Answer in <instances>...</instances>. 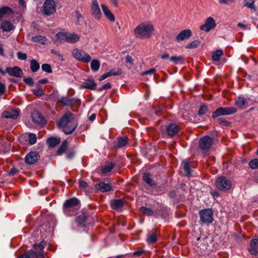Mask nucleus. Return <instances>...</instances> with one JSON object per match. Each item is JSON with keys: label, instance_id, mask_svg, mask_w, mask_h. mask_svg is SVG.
Returning <instances> with one entry per match:
<instances>
[{"label": "nucleus", "instance_id": "nucleus-1", "mask_svg": "<svg viewBox=\"0 0 258 258\" xmlns=\"http://www.w3.org/2000/svg\"><path fill=\"white\" fill-rule=\"evenodd\" d=\"M66 134H72L77 126L74 115L71 112L66 113L57 123Z\"/></svg>", "mask_w": 258, "mask_h": 258}, {"label": "nucleus", "instance_id": "nucleus-2", "mask_svg": "<svg viewBox=\"0 0 258 258\" xmlns=\"http://www.w3.org/2000/svg\"><path fill=\"white\" fill-rule=\"evenodd\" d=\"M154 27L149 22L140 23L134 29L135 36L139 39H146L150 38L154 31Z\"/></svg>", "mask_w": 258, "mask_h": 258}, {"label": "nucleus", "instance_id": "nucleus-3", "mask_svg": "<svg viewBox=\"0 0 258 258\" xmlns=\"http://www.w3.org/2000/svg\"><path fill=\"white\" fill-rule=\"evenodd\" d=\"M72 54L76 59L84 63H88L92 58L89 54L83 49L75 48L72 51Z\"/></svg>", "mask_w": 258, "mask_h": 258}, {"label": "nucleus", "instance_id": "nucleus-4", "mask_svg": "<svg viewBox=\"0 0 258 258\" xmlns=\"http://www.w3.org/2000/svg\"><path fill=\"white\" fill-rule=\"evenodd\" d=\"M237 111V109L234 107H221L218 108L213 112L212 117L214 118L220 116L230 115L235 113Z\"/></svg>", "mask_w": 258, "mask_h": 258}, {"label": "nucleus", "instance_id": "nucleus-5", "mask_svg": "<svg viewBox=\"0 0 258 258\" xmlns=\"http://www.w3.org/2000/svg\"><path fill=\"white\" fill-rule=\"evenodd\" d=\"M213 213L211 209L202 210L199 212L200 220L204 224H209L213 221Z\"/></svg>", "mask_w": 258, "mask_h": 258}, {"label": "nucleus", "instance_id": "nucleus-6", "mask_svg": "<svg viewBox=\"0 0 258 258\" xmlns=\"http://www.w3.org/2000/svg\"><path fill=\"white\" fill-rule=\"evenodd\" d=\"M215 184L217 188L222 191L229 190L231 187V181L223 176L218 178Z\"/></svg>", "mask_w": 258, "mask_h": 258}, {"label": "nucleus", "instance_id": "nucleus-7", "mask_svg": "<svg viewBox=\"0 0 258 258\" xmlns=\"http://www.w3.org/2000/svg\"><path fill=\"white\" fill-rule=\"evenodd\" d=\"M56 11L55 2L53 0H46L43 5V14L49 16L54 14Z\"/></svg>", "mask_w": 258, "mask_h": 258}, {"label": "nucleus", "instance_id": "nucleus-8", "mask_svg": "<svg viewBox=\"0 0 258 258\" xmlns=\"http://www.w3.org/2000/svg\"><path fill=\"white\" fill-rule=\"evenodd\" d=\"M216 26V23L214 19L209 17L205 20L204 24L200 26V29L204 32H209Z\"/></svg>", "mask_w": 258, "mask_h": 258}, {"label": "nucleus", "instance_id": "nucleus-9", "mask_svg": "<svg viewBox=\"0 0 258 258\" xmlns=\"http://www.w3.org/2000/svg\"><path fill=\"white\" fill-rule=\"evenodd\" d=\"M213 139L209 136L202 138L199 141V147L203 151L209 150L213 144Z\"/></svg>", "mask_w": 258, "mask_h": 258}, {"label": "nucleus", "instance_id": "nucleus-10", "mask_svg": "<svg viewBox=\"0 0 258 258\" xmlns=\"http://www.w3.org/2000/svg\"><path fill=\"white\" fill-rule=\"evenodd\" d=\"M80 204L79 200L76 198H73L68 199L65 201L63 204V211L66 214L69 212L71 209L73 208Z\"/></svg>", "mask_w": 258, "mask_h": 258}, {"label": "nucleus", "instance_id": "nucleus-11", "mask_svg": "<svg viewBox=\"0 0 258 258\" xmlns=\"http://www.w3.org/2000/svg\"><path fill=\"white\" fill-rule=\"evenodd\" d=\"M91 11L93 16L96 19H100L102 17V14L100 9L99 4L97 0H93L91 8Z\"/></svg>", "mask_w": 258, "mask_h": 258}, {"label": "nucleus", "instance_id": "nucleus-12", "mask_svg": "<svg viewBox=\"0 0 258 258\" xmlns=\"http://www.w3.org/2000/svg\"><path fill=\"white\" fill-rule=\"evenodd\" d=\"M40 157L39 154L36 152H30L25 158V162L28 164H33L36 163Z\"/></svg>", "mask_w": 258, "mask_h": 258}, {"label": "nucleus", "instance_id": "nucleus-13", "mask_svg": "<svg viewBox=\"0 0 258 258\" xmlns=\"http://www.w3.org/2000/svg\"><path fill=\"white\" fill-rule=\"evenodd\" d=\"M162 129L166 130L167 135L170 137L174 136L179 131L177 125L175 123H171L162 127Z\"/></svg>", "mask_w": 258, "mask_h": 258}, {"label": "nucleus", "instance_id": "nucleus-14", "mask_svg": "<svg viewBox=\"0 0 258 258\" xmlns=\"http://www.w3.org/2000/svg\"><path fill=\"white\" fill-rule=\"evenodd\" d=\"M6 72L11 76L20 78L23 76V72L21 68L17 66L8 67L6 69Z\"/></svg>", "mask_w": 258, "mask_h": 258}, {"label": "nucleus", "instance_id": "nucleus-15", "mask_svg": "<svg viewBox=\"0 0 258 258\" xmlns=\"http://www.w3.org/2000/svg\"><path fill=\"white\" fill-rule=\"evenodd\" d=\"M33 121L37 124H45L46 121L41 113L38 111H34L31 114Z\"/></svg>", "mask_w": 258, "mask_h": 258}, {"label": "nucleus", "instance_id": "nucleus-16", "mask_svg": "<svg viewBox=\"0 0 258 258\" xmlns=\"http://www.w3.org/2000/svg\"><path fill=\"white\" fill-rule=\"evenodd\" d=\"M191 31L186 29L181 31L175 37V40L179 42L188 39L191 36Z\"/></svg>", "mask_w": 258, "mask_h": 258}, {"label": "nucleus", "instance_id": "nucleus-17", "mask_svg": "<svg viewBox=\"0 0 258 258\" xmlns=\"http://www.w3.org/2000/svg\"><path fill=\"white\" fill-rule=\"evenodd\" d=\"M19 115V111L18 109H11L5 111L3 112L2 116L6 118L16 119Z\"/></svg>", "mask_w": 258, "mask_h": 258}, {"label": "nucleus", "instance_id": "nucleus-18", "mask_svg": "<svg viewBox=\"0 0 258 258\" xmlns=\"http://www.w3.org/2000/svg\"><path fill=\"white\" fill-rule=\"evenodd\" d=\"M248 251L252 255H256L258 253V239H252L250 241Z\"/></svg>", "mask_w": 258, "mask_h": 258}, {"label": "nucleus", "instance_id": "nucleus-19", "mask_svg": "<svg viewBox=\"0 0 258 258\" xmlns=\"http://www.w3.org/2000/svg\"><path fill=\"white\" fill-rule=\"evenodd\" d=\"M102 11L105 15V17L107 19H108L110 22H114L115 21V17L111 13L110 10L108 9V7L105 4H102L101 5Z\"/></svg>", "mask_w": 258, "mask_h": 258}, {"label": "nucleus", "instance_id": "nucleus-20", "mask_svg": "<svg viewBox=\"0 0 258 258\" xmlns=\"http://www.w3.org/2000/svg\"><path fill=\"white\" fill-rule=\"evenodd\" d=\"M128 142V139L126 136L118 137L114 143V146L116 148H120L126 145Z\"/></svg>", "mask_w": 258, "mask_h": 258}, {"label": "nucleus", "instance_id": "nucleus-21", "mask_svg": "<svg viewBox=\"0 0 258 258\" xmlns=\"http://www.w3.org/2000/svg\"><path fill=\"white\" fill-rule=\"evenodd\" d=\"M97 84L91 79L86 80L81 86L82 88L88 89L90 90H95L96 88Z\"/></svg>", "mask_w": 258, "mask_h": 258}, {"label": "nucleus", "instance_id": "nucleus-22", "mask_svg": "<svg viewBox=\"0 0 258 258\" xmlns=\"http://www.w3.org/2000/svg\"><path fill=\"white\" fill-rule=\"evenodd\" d=\"M110 205L112 209L118 211L123 207L124 202L121 199H115L111 201Z\"/></svg>", "mask_w": 258, "mask_h": 258}, {"label": "nucleus", "instance_id": "nucleus-23", "mask_svg": "<svg viewBox=\"0 0 258 258\" xmlns=\"http://www.w3.org/2000/svg\"><path fill=\"white\" fill-rule=\"evenodd\" d=\"M23 255H25L28 258H44L43 251H41L30 250L27 253H24Z\"/></svg>", "mask_w": 258, "mask_h": 258}, {"label": "nucleus", "instance_id": "nucleus-24", "mask_svg": "<svg viewBox=\"0 0 258 258\" xmlns=\"http://www.w3.org/2000/svg\"><path fill=\"white\" fill-rule=\"evenodd\" d=\"M95 187L97 189H99L102 192H106L111 190V186L104 182H101L99 183L96 184Z\"/></svg>", "mask_w": 258, "mask_h": 258}, {"label": "nucleus", "instance_id": "nucleus-25", "mask_svg": "<svg viewBox=\"0 0 258 258\" xmlns=\"http://www.w3.org/2000/svg\"><path fill=\"white\" fill-rule=\"evenodd\" d=\"M235 104L240 108L245 109L246 107L247 102L243 97L239 96L235 99Z\"/></svg>", "mask_w": 258, "mask_h": 258}, {"label": "nucleus", "instance_id": "nucleus-26", "mask_svg": "<svg viewBox=\"0 0 258 258\" xmlns=\"http://www.w3.org/2000/svg\"><path fill=\"white\" fill-rule=\"evenodd\" d=\"M143 179L150 186H154L156 185V182L153 180L152 175L149 173H144Z\"/></svg>", "mask_w": 258, "mask_h": 258}, {"label": "nucleus", "instance_id": "nucleus-27", "mask_svg": "<svg viewBox=\"0 0 258 258\" xmlns=\"http://www.w3.org/2000/svg\"><path fill=\"white\" fill-rule=\"evenodd\" d=\"M79 36L75 33H67V42L70 43H74L79 41Z\"/></svg>", "mask_w": 258, "mask_h": 258}, {"label": "nucleus", "instance_id": "nucleus-28", "mask_svg": "<svg viewBox=\"0 0 258 258\" xmlns=\"http://www.w3.org/2000/svg\"><path fill=\"white\" fill-rule=\"evenodd\" d=\"M87 218V215L85 213H81L77 216L76 218V222L79 226L85 227V225L84 224V223L86 221Z\"/></svg>", "mask_w": 258, "mask_h": 258}, {"label": "nucleus", "instance_id": "nucleus-29", "mask_svg": "<svg viewBox=\"0 0 258 258\" xmlns=\"http://www.w3.org/2000/svg\"><path fill=\"white\" fill-rule=\"evenodd\" d=\"M157 240L156 234L153 232H149L147 236V241L150 244H153Z\"/></svg>", "mask_w": 258, "mask_h": 258}, {"label": "nucleus", "instance_id": "nucleus-30", "mask_svg": "<svg viewBox=\"0 0 258 258\" xmlns=\"http://www.w3.org/2000/svg\"><path fill=\"white\" fill-rule=\"evenodd\" d=\"M1 28L4 31H10L13 29V25L10 22L5 21L1 24Z\"/></svg>", "mask_w": 258, "mask_h": 258}, {"label": "nucleus", "instance_id": "nucleus-31", "mask_svg": "<svg viewBox=\"0 0 258 258\" xmlns=\"http://www.w3.org/2000/svg\"><path fill=\"white\" fill-rule=\"evenodd\" d=\"M60 140L54 137L49 138L47 140V143L50 147H54L59 144Z\"/></svg>", "mask_w": 258, "mask_h": 258}, {"label": "nucleus", "instance_id": "nucleus-32", "mask_svg": "<svg viewBox=\"0 0 258 258\" xmlns=\"http://www.w3.org/2000/svg\"><path fill=\"white\" fill-rule=\"evenodd\" d=\"M56 39L60 42H67V33L59 32L56 35Z\"/></svg>", "mask_w": 258, "mask_h": 258}, {"label": "nucleus", "instance_id": "nucleus-33", "mask_svg": "<svg viewBox=\"0 0 258 258\" xmlns=\"http://www.w3.org/2000/svg\"><path fill=\"white\" fill-rule=\"evenodd\" d=\"M114 166V163L112 162L108 163L102 168L101 171L104 173L109 172L113 168Z\"/></svg>", "mask_w": 258, "mask_h": 258}, {"label": "nucleus", "instance_id": "nucleus-34", "mask_svg": "<svg viewBox=\"0 0 258 258\" xmlns=\"http://www.w3.org/2000/svg\"><path fill=\"white\" fill-rule=\"evenodd\" d=\"M32 40L34 42H38L42 44H45L47 41V39L41 35H37L33 37Z\"/></svg>", "mask_w": 258, "mask_h": 258}, {"label": "nucleus", "instance_id": "nucleus-35", "mask_svg": "<svg viewBox=\"0 0 258 258\" xmlns=\"http://www.w3.org/2000/svg\"><path fill=\"white\" fill-rule=\"evenodd\" d=\"M183 56L181 55L177 56H172L170 58V61L175 63H184V62L183 61Z\"/></svg>", "mask_w": 258, "mask_h": 258}, {"label": "nucleus", "instance_id": "nucleus-36", "mask_svg": "<svg viewBox=\"0 0 258 258\" xmlns=\"http://www.w3.org/2000/svg\"><path fill=\"white\" fill-rule=\"evenodd\" d=\"M121 73V70L118 68L112 69L107 73V74H109L108 75H109V77L112 76L120 75Z\"/></svg>", "mask_w": 258, "mask_h": 258}, {"label": "nucleus", "instance_id": "nucleus-37", "mask_svg": "<svg viewBox=\"0 0 258 258\" xmlns=\"http://www.w3.org/2000/svg\"><path fill=\"white\" fill-rule=\"evenodd\" d=\"M183 167V169L184 170V172L186 173V174L189 176L190 173V165L189 163L187 161H183L181 164Z\"/></svg>", "mask_w": 258, "mask_h": 258}, {"label": "nucleus", "instance_id": "nucleus-38", "mask_svg": "<svg viewBox=\"0 0 258 258\" xmlns=\"http://www.w3.org/2000/svg\"><path fill=\"white\" fill-rule=\"evenodd\" d=\"M68 142L67 141H64L61 144L60 148L57 150V153L58 155H60L66 151L68 148Z\"/></svg>", "mask_w": 258, "mask_h": 258}, {"label": "nucleus", "instance_id": "nucleus-39", "mask_svg": "<svg viewBox=\"0 0 258 258\" xmlns=\"http://www.w3.org/2000/svg\"><path fill=\"white\" fill-rule=\"evenodd\" d=\"M12 13V10L9 7H5L0 9V19L5 14H11Z\"/></svg>", "mask_w": 258, "mask_h": 258}, {"label": "nucleus", "instance_id": "nucleus-40", "mask_svg": "<svg viewBox=\"0 0 258 258\" xmlns=\"http://www.w3.org/2000/svg\"><path fill=\"white\" fill-rule=\"evenodd\" d=\"M36 135L33 133H30L28 135V143L30 145H32L36 143Z\"/></svg>", "mask_w": 258, "mask_h": 258}, {"label": "nucleus", "instance_id": "nucleus-41", "mask_svg": "<svg viewBox=\"0 0 258 258\" xmlns=\"http://www.w3.org/2000/svg\"><path fill=\"white\" fill-rule=\"evenodd\" d=\"M69 98L67 97H61L58 98V102L62 104L64 106H71Z\"/></svg>", "mask_w": 258, "mask_h": 258}, {"label": "nucleus", "instance_id": "nucleus-42", "mask_svg": "<svg viewBox=\"0 0 258 258\" xmlns=\"http://www.w3.org/2000/svg\"><path fill=\"white\" fill-rule=\"evenodd\" d=\"M140 211L143 214L147 216H151L153 214V211L149 208H147L144 207H142L140 208Z\"/></svg>", "mask_w": 258, "mask_h": 258}, {"label": "nucleus", "instance_id": "nucleus-43", "mask_svg": "<svg viewBox=\"0 0 258 258\" xmlns=\"http://www.w3.org/2000/svg\"><path fill=\"white\" fill-rule=\"evenodd\" d=\"M222 51L220 50L214 52L212 54V59L214 61L219 60L220 56L222 55Z\"/></svg>", "mask_w": 258, "mask_h": 258}, {"label": "nucleus", "instance_id": "nucleus-44", "mask_svg": "<svg viewBox=\"0 0 258 258\" xmlns=\"http://www.w3.org/2000/svg\"><path fill=\"white\" fill-rule=\"evenodd\" d=\"M244 1L245 3L244 6H246L251 9H255V6L254 5V0H244Z\"/></svg>", "mask_w": 258, "mask_h": 258}, {"label": "nucleus", "instance_id": "nucleus-45", "mask_svg": "<svg viewBox=\"0 0 258 258\" xmlns=\"http://www.w3.org/2000/svg\"><path fill=\"white\" fill-rule=\"evenodd\" d=\"M217 120L219 124L223 126H230L231 124L230 122L222 117L218 118Z\"/></svg>", "mask_w": 258, "mask_h": 258}, {"label": "nucleus", "instance_id": "nucleus-46", "mask_svg": "<svg viewBox=\"0 0 258 258\" xmlns=\"http://www.w3.org/2000/svg\"><path fill=\"white\" fill-rule=\"evenodd\" d=\"M249 166L252 169L257 168H258V159L255 158L253 160H251L249 162Z\"/></svg>", "mask_w": 258, "mask_h": 258}, {"label": "nucleus", "instance_id": "nucleus-47", "mask_svg": "<svg viewBox=\"0 0 258 258\" xmlns=\"http://www.w3.org/2000/svg\"><path fill=\"white\" fill-rule=\"evenodd\" d=\"M79 187L85 191H86L87 189H88V188L89 187V185L87 184V183L85 181L83 180H79Z\"/></svg>", "mask_w": 258, "mask_h": 258}, {"label": "nucleus", "instance_id": "nucleus-48", "mask_svg": "<svg viewBox=\"0 0 258 258\" xmlns=\"http://www.w3.org/2000/svg\"><path fill=\"white\" fill-rule=\"evenodd\" d=\"M199 44V41L196 40H194V41L191 42L188 44H187V46H186V47L187 48H189V49L196 48L198 47Z\"/></svg>", "mask_w": 258, "mask_h": 258}, {"label": "nucleus", "instance_id": "nucleus-49", "mask_svg": "<svg viewBox=\"0 0 258 258\" xmlns=\"http://www.w3.org/2000/svg\"><path fill=\"white\" fill-rule=\"evenodd\" d=\"M207 111H208L207 106L205 105H202L201 106V107L199 110L198 114L201 115H203Z\"/></svg>", "mask_w": 258, "mask_h": 258}, {"label": "nucleus", "instance_id": "nucleus-50", "mask_svg": "<svg viewBox=\"0 0 258 258\" xmlns=\"http://www.w3.org/2000/svg\"><path fill=\"white\" fill-rule=\"evenodd\" d=\"M45 243H46L45 242L41 241L39 245H37L34 244V246L36 250L39 249V251H42V250L43 248H44V246L45 245Z\"/></svg>", "mask_w": 258, "mask_h": 258}, {"label": "nucleus", "instance_id": "nucleus-51", "mask_svg": "<svg viewBox=\"0 0 258 258\" xmlns=\"http://www.w3.org/2000/svg\"><path fill=\"white\" fill-rule=\"evenodd\" d=\"M42 69L43 71L48 73L52 72L51 66H42Z\"/></svg>", "mask_w": 258, "mask_h": 258}, {"label": "nucleus", "instance_id": "nucleus-52", "mask_svg": "<svg viewBox=\"0 0 258 258\" xmlns=\"http://www.w3.org/2000/svg\"><path fill=\"white\" fill-rule=\"evenodd\" d=\"M24 82L29 86H32L33 84V80L31 78H26L24 79Z\"/></svg>", "mask_w": 258, "mask_h": 258}, {"label": "nucleus", "instance_id": "nucleus-53", "mask_svg": "<svg viewBox=\"0 0 258 258\" xmlns=\"http://www.w3.org/2000/svg\"><path fill=\"white\" fill-rule=\"evenodd\" d=\"M156 70L155 69H151L149 70L143 72L141 73L142 75H150L153 74L155 73Z\"/></svg>", "mask_w": 258, "mask_h": 258}, {"label": "nucleus", "instance_id": "nucleus-54", "mask_svg": "<svg viewBox=\"0 0 258 258\" xmlns=\"http://www.w3.org/2000/svg\"><path fill=\"white\" fill-rule=\"evenodd\" d=\"M17 56H18V58L21 60H25L27 58V55H26V53H22L20 52H18Z\"/></svg>", "mask_w": 258, "mask_h": 258}, {"label": "nucleus", "instance_id": "nucleus-55", "mask_svg": "<svg viewBox=\"0 0 258 258\" xmlns=\"http://www.w3.org/2000/svg\"><path fill=\"white\" fill-rule=\"evenodd\" d=\"M218 1L221 4L230 5L233 3L235 0H218Z\"/></svg>", "mask_w": 258, "mask_h": 258}, {"label": "nucleus", "instance_id": "nucleus-56", "mask_svg": "<svg viewBox=\"0 0 258 258\" xmlns=\"http://www.w3.org/2000/svg\"><path fill=\"white\" fill-rule=\"evenodd\" d=\"M19 172V170L15 167L12 168L10 171L9 172V174L11 175H15L17 174Z\"/></svg>", "mask_w": 258, "mask_h": 258}, {"label": "nucleus", "instance_id": "nucleus-57", "mask_svg": "<svg viewBox=\"0 0 258 258\" xmlns=\"http://www.w3.org/2000/svg\"><path fill=\"white\" fill-rule=\"evenodd\" d=\"M133 61H134V59L133 58V57L129 55H127L126 56V57H125V62L126 63H133Z\"/></svg>", "mask_w": 258, "mask_h": 258}, {"label": "nucleus", "instance_id": "nucleus-58", "mask_svg": "<svg viewBox=\"0 0 258 258\" xmlns=\"http://www.w3.org/2000/svg\"><path fill=\"white\" fill-rule=\"evenodd\" d=\"M176 196V191L175 190H172L168 193V196L169 198L173 199Z\"/></svg>", "mask_w": 258, "mask_h": 258}, {"label": "nucleus", "instance_id": "nucleus-59", "mask_svg": "<svg viewBox=\"0 0 258 258\" xmlns=\"http://www.w3.org/2000/svg\"><path fill=\"white\" fill-rule=\"evenodd\" d=\"M51 51L52 53L55 54L59 59H60L61 60H62V55L61 54H60L57 51H56V50H55L54 49H52L51 50Z\"/></svg>", "mask_w": 258, "mask_h": 258}, {"label": "nucleus", "instance_id": "nucleus-60", "mask_svg": "<svg viewBox=\"0 0 258 258\" xmlns=\"http://www.w3.org/2000/svg\"><path fill=\"white\" fill-rule=\"evenodd\" d=\"M5 85L3 83H0V94H4L5 93Z\"/></svg>", "mask_w": 258, "mask_h": 258}, {"label": "nucleus", "instance_id": "nucleus-61", "mask_svg": "<svg viewBox=\"0 0 258 258\" xmlns=\"http://www.w3.org/2000/svg\"><path fill=\"white\" fill-rule=\"evenodd\" d=\"M40 66H31V71L33 72H36L39 69Z\"/></svg>", "mask_w": 258, "mask_h": 258}, {"label": "nucleus", "instance_id": "nucleus-62", "mask_svg": "<svg viewBox=\"0 0 258 258\" xmlns=\"http://www.w3.org/2000/svg\"><path fill=\"white\" fill-rule=\"evenodd\" d=\"M111 87V86L110 83H107L102 86V88L104 90L109 89Z\"/></svg>", "mask_w": 258, "mask_h": 258}, {"label": "nucleus", "instance_id": "nucleus-63", "mask_svg": "<svg viewBox=\"0 0 258 258\" xmlns=\"http://www.w3.org/2000/svg\"><path fill=\"white\" fill-rule=\"evenodd\" d=\"M109 74H107V73L104 74L103 75H102L99 79L100 81H103L106 78L109 77Z\"/></svg>", "mask_w": 258, "mask_h": 258}, {"label": "nucleus", "instance_id": "nucleus-64", "mask_svg": "<svg viewBox=\"0 0 258 258\" xmlns=\"http://www.w3.org/2000/svg\"><path fill=\"white\" fill-rule=\"evenodd\" d=\"M100 63L98 59H94L91 61L90 64H100Z\"/></svg>", "mask_w": 258, "mask_h": 258}]
</instances>
